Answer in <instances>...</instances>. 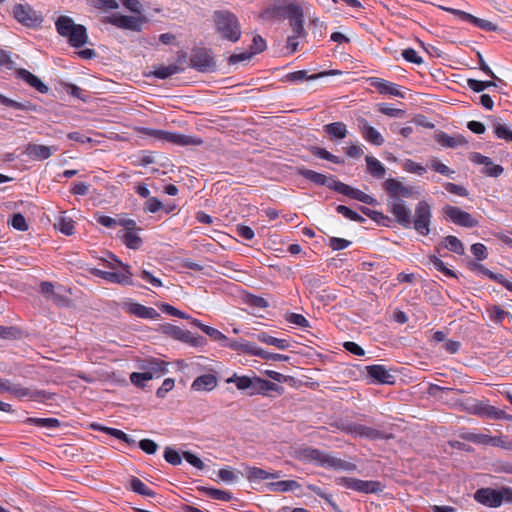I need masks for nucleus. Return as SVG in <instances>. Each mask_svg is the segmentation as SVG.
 <instances>
[{"mask_svg":"<svg viewBox=\"0 0 512 512\" xmlns=\"http://www.w3.org/2000/svg\"><path fill=\"white\" fill-rule=\"evenodd\" d=\"M429 260L433 264L435 269H437L438 271L442 272L445 276L456 277L455 272L453 270L447 268L445 266V263L440 258H438L437 256L431 255V256H429Z\"/></svg>","mask_w":512,"mask_h":512,"instance_id":"obj_51","label":"nucleus"},{"mask_svg":"<svg viewBox=\"0 0 512 512\" xmlns=\"http://www.w3.org/2000/svg\"><path fill=\"white\" fill-rule=\"evenodd\" d=\"M258 357L264 359V360H272V361H288L289 357L286 355L278 354V353H271L268 351L263 350L259 347L257 355Z\"/></svg>","mask_w":512,"mask_h":512,"instance_id":"obj_56","label":"nucleus"},{"mask_svg":"<svg viewBox=\"0 0 512 512\" xmlns=\"http://www.w3.org/2000/svg\"><path fill=\"white\" fill-rule=\"evenodd\" d=\"M366 165L368 172L377 179H382L385 176V166L375 157L366 156Z\"/></svg>","mask_w":512,"mask_h":512,"instance_id":"obj_29","label":"nucleus"},{"mask_svg":"<svg viewBox=\"0 0 512 512\" xmlns=\"http://www.w3.org/2000/svg\"><path fill=\"white\" fill-rule=\"evenodd\" d=\"M323 129L331 140L344 139L348 134L346 124L343 122H333L326 124L324 125Z\"/></svg>","mask_w":512,"mask_h":512,"instance_id":"obj_27","label":"nucleus"},{"mask_svg":"<svg viewBox=\"0 0 512 512\" xmlns=\"http://www.w3.org/2000/svg\"><path fill=\"white\" fill-rule=\"evenodd\" d=\"M119 236L129 249L137 250L142 245V239L137 231H119Z\"/></svg>","mask_w":512,"mask_h":512,"instance_id":"obj_33","label":"nucleus"},{"mask_svg":"<svg viewBox=\"0 0 512 512\" xmlns=\"http://www.w3.org/2000/svg\"><path fill=\"white\" fill-rule=\"evenodd\" d=\"M336 484L358 492L359 479L352 477H339Z\"/></svg>","mask_w":512,"mask_h":512,"instance_id":"obj_58","label":"nucleus"},{"mask_svg":"<svg viewBox=\"0 0 512 512\" xmlns=\"http://www.w3.org/2000/svg\"><path fill=\"white\" fill-rule=\"evenodd\" d=\"M289 323L300 326L310 327L309 321L301 314L289 313L285 318Z\"/></svg>","mask_w":512,"mask_h":512,"instance_id":"obj_60","label":"nucleus"},{"mask_svg":"<svg viewBox=\"0 0 512 512\" xmlns=\"http://www.w3.org/2000/svg\"><path fill=\"white\" fill-rule=\"evenodd\" d=\"M496 473H505L512 475V461H497L493 464Z\"/></svg>","mask_w":512,"mask_h":512,"instance_id":"obj_64","label":"nucleus"},{"mask_svg":"<svg viewBox=\"0 0 512 512\" xmlns=\"http://www.w3.org/2000/svg\"><path fill=\"white\" fill-rule=\"evenodd\" d=\"M403 58L411 63L420 65L423 63V59L418 56L417 52L413 48H407L402 51Z\"/></svg>","mask_w":512,"mask_h":512,"instance_id":"obj_63","label":"nucleus"},{"mask_svg":"<svg viewBox=\"0 0 512 512\" xmlns=\"http://www.w3.org/2000/svg\"><path fill=\"white\" fill-rule=\"evenodd\" d=\"M0 391L9 392L17 398H33L34 392L29 388L22 387L19 384H12L8 380H3L0 378Z\"/></svg>","mask_w":512,"mask_h":512,"instance_id":"obj_21","label":"nucleus"},{"mask_svg":"<svg viewBox=\"0 0 512 512\" xmlns=\"http://www.w3.org/2000/svg\"><path fill=\"white\" fill-rule=\"evenodd\" d=\"M385 485L380 481L359 479L358 492L364 494H378L383 492Z\"/></svg>","mask_w":512,"mask_h":512,"instance_id":"obj_31","label":"nucleus"},{"mask_svg":"<svg viewBox=\"0 0 512 512\" xmlns=\"http://www.w3.org/2000/svg\"><path fill=\"white\" fill-rule=\"evenodd\" d=\"M340 73L341 72L339 70H329L326 72H320L317 74L308 75L307 71L299 70V71L288 73L286 75V79H287V81H290V82H297V81H303V80H315V79H318V78H321V77H324L327 75H338Z\"/></svg>","mask_w":512,"mask_h":512,"instance_id":"obj_23","label":"nucleus"},{"mask_svg":"<svg viewBox=\"0 0 512 512\" xmlns=\"http://www.w3.org/2000/svg\"><path fill=\"white\" fill-rule=\"evenodd\" d=\"M0 103L7 107L16 109V110L30 111V110L34 109V106L28 101L18 102V101L12 100L2 94H0Z\"/></svg>","mask_w":512,"mask_h":512,"instance_id":"obj_43","label":"nucleus"},{"mask_svg":"<svg viewBox=\"0 0 512 512\" xmlns=\"http://www.w3.org/2000/svg\"><path fill=\"white\" fill-rule=\"evenodd\" d=\"M25 423L30 425H36L42 428H55L60 427V421L56 418H36V417H29L25 420Z\"/></svg>","mask_w":512,"mask_h":512,"instance_id":"obj_42","label":"nucleus"},{"mask_svg":"<svg viewBox=\"0 0 512 512\" xmlns=\"http://www.w3.org/2000/svg\"><path fill=\"white\" fill-rule=\"evenodd\" d=\"M336 211L349 220L358 223H364L366 221L364 217H362L360 214H358L357 212L353 211L352 209L345 205H338L336 207Z\"/></svg>","mask_w":512,"mask_h":512,"instance_id":"obj_46","label":"nucleus"},{"mask_svg":"<svg viewBox=\"0 0 512 512\" xmlns=\"http://www.w3.org/2000/svg\"><path fill=\"white\" fill-rule=\"evenodd\" d=\"M383 188L388 197L389 212L393 214L397 223L409 229L413 227L420 235L427 236L430 233L432 218L431 206L426 201H419L415 207V217H411V210L406 206L402 198L413 195L414 188L405 186L394 178H388L383 183Z\"/></svg>","mask_w":512,"mask_h":512,"instance_id":"obj_1","label":"nucleus"},{"mask_svg":"<svg viewBox=\"0 0 512 512\" xmlns=\"http://www.w3.org/2000/svg\"><path fill=\"white\" fill-rule=\"evenodd\" d=\"M202 331L215 341H219V342H223V343H227V341H228V338L222 332H220L219 330H217L213 327L206 325L202 328Z\"/></svg>","mask_w":512,"mask_h":512,"instance_id":"obj_57","label":"nucleus"},{"mask_svg":"<svg viewBox=\"0 0 512 512\" xmlns=\"http://www.w3.org/2000/svg\"><path fill=\"white\" fill-rule=\"evenodd\" d=\"M309 151L311 152V154L313 156L318 157L320 159H324V160L330 161L335 164H343L344 163L343 159L331 154L329 151H327L324 148L317 147V146H311L309 148Z\"/></svg>","mask_w":512,"mask_h":512,"instance_id":"obj_41","label":"nucleus"},{"mask_svg":"<svg viewBox=\"0 0 512 512\" xmlns=\"http://www.w3.org/2000/svg\"><path fill=\"white\" fill-rule=\"evenodd\" d=\"M369 82L380 94L404 98V94L399 89V86L392 82L378 77L369 78Z\"/></svg>","mask_w":512,"mask_h":512,"instance_id":"obj_15","label":"nucleus"},{"mask_svg":"<svg viewBox=\"0 0 512 512\" xmlns=\"http://www.w3.org/2000/svg\"><path fill=\"white\" fill-rule=\"evenodd\" d=\"M483 417H487L489 419H512V417L507 416L503 410L497 409L489 404H487L486 409L483 412Z\"/></svg>","mask_w":512,"mask_h":512,"instance_id":"obj_52","label":"nucleus"},{"mask_svg":"<svg viewBox=\"0 0 512 512\" xmlns=\"http://www.w3.org/2000/svg\"><path fill=\"white\" fill-rule=\"evenodd\" d=\"M143 372H133L130 375V381L137 387H144V382L160 377L167 372V363L163 360L152 358L144 362L141 367Z\"/></svg>","mask_w":512,"mask_h":512,"instance_id":"obj_7","label":"nucleus"},{"mask_svg":"<svg viewBox=\"0 0 512 512\" xmlns=\"http://www.w3.org/2000/svg\"><path fill=\"white\" fill-rule=\"evenodd\" d=\"M343 431L354 434L363 438L372 440L382 439L383 433L377 429L362 425V424H347L343 426Z\"/></svg>","mask_w":512,"mask_h":512,"instance_id":"obj_16","label":"nucleus"},{"mask_svg":"<svg viewBox=\"0 0 512 512\" xmlns=\"http://www.w3.org/2000/svg\"><path fill=\"white\" fill-rule=\"evenodd\" d=\"M442 213L449 221L462 227L473 228L479 225V222L470 213L456 206L445 205L442 208Z\"/></svg>","mask_w":512,"mask_h":512,"instance_id":"obj_9","label":"nucleus"},{"mask_svg":"<svg viewBox=\"0 0 512 512\" xmlns=\"http://www.w3.org/2000/svg\"><path fill=\"white\" fill-rule=\"evenodd\" d=\"M178 341L189 344L193 347H201L206 344V338L201 335H194L188 330H183Z\"/></svg>","mask_w":512,"mask_h":512,"instance_id":"obj_39","label":"nucleus"},{"mask_svg":"<svg viewBox=\"0 0 512 512\" xmlns=\"http://www.w3.org/2000/svg\"><path fill=\"white\" fill-rule=\"evenodd\" d=\"M91 185L83 181H74L70 184L69 192L73 195H86Z\"/></svg>","mask_w":512,"mask_h":512,"instance_id":"obj_53","label":"nucleus"},{"mask_svg":"<svg viewBox=\"0 0 512 512\" xmlns=\"http://www.w3.org/2000/svg\"><path fill=\"white\" fill-rule=\"evenodd\" d=\"M66 40L70 46L78 49L74 56L83 60H91L97 57V52L93 48H83L85 45H93L87 33V29L82 24H76L72 18L66 16Z\"/></svg>","mask_w":512,"mask_h":512,"instance_id":"obj_2","label":"nucleus"},{"mask_svg":"<svg viewBox=\"0 0 512 512\" xmlns=\"http://www.w3.org/2000/svg\"><path fill=\"white\" fill-rule=\"evenodd\" d=\"M10 224L18 231H26L28 229L27 222L24 216L20 213H16L12 216Z\"/></svg>","mask_w":512,"mask_h":512,"instance_id":"obj_61","label":"nucleus"},{"mask_svg":"<svg viewBox=\"0 0 512 512\" xmlns=\"http://www.w3.org/2000/svg\"><path fill=\"white\" fill-rule=\"evenodd\" d=\"M183 458L189 464H191L192 466H194L197 469L202 470L205 467V464L203 463V461L198 456H196L195 454H193L190 451H184L183 452Z\"/></svg>","mask_w":512,"mask_h":512,"instance_id":"obj_62","label":"nucleus"},{"mask_svg":"<svg viewBox=\"0 0 512 512\" xmlns=\"http://www.w3.org/2000/svg\"><path fill=\"white\" fill-rule=\"evenodd\" d=\"M445 190L451 194L467 197L469 195L468 190L461 185H457L455 183L446 182L443 184Z\"/></svg>","mask_w":512,"mask_h":512,"instance_id":"obj_55","label":"nucleus"},{"mask_svg":"<svg viewBox=\"0 0 512 512\" xmlns=\"http://www.w3.org/2000/svg\"><path fill=\"white\" fill-rule=\"evenodd\" d=\"M246 477L250 482L265 480L268 479V472L258 467H246Z\"/></svg>","mask_w":512,"mask_h":512,"instance_id":"obj_49","label":"nucleus"},{"mask_svg":"<svg viewBox=\"0 0 512 512\" xmlns=\"http://www.w3.org/2000/svg\"><path fill=\"white\" fill-rule=\"evenodd\" d=\"M164 458L169 464L174 466L180 465L182 463V456L179 454L178 451L170 447L165 448Z\"/></svg>","mask_w":512,"mask_h":512,"instance_id":"obj_54","label":"nucleus"},{"mask_svg":"<svg viewBox=\"0 0 512 512\" xmlns=\"http://www.w3.org/2000/svg\"><path fill=\"white\" fill-rule=\"evenodd\" d=\"M183 71V68L176 64H170L168 66H159L156 67L152 72V75L159 79H166L174 74L180 73Z\"/></svg>","mask_w":512,"mask_h":512,"instance_id":"obj_40","label":"nucleus"},{"mask_svg":"<svg viewBox=\"0 0 512 512\" xmlns=\"http://www.w3.org/2000/svg\"><path fill=\"white\" fill-rule=\"evenodd\" d=\"M115 261L118 263V265L123 267V272H108L99 269H94L93 274L112 283H118L122 285H133V274L130 271V267L128 265L123 264L121 261L117 259H115Z\"/></svg>","mask_w":512,"mask_h":512,"instance_id":"obj_11","label":"nucleus"},{"mask_svg":"<svg viewBox=\"0 0 512 512\" xmlns=\"http://www.w3.org/2000/svg\"><path fill=\"white\" fill-rule=\"evenodd\" d=\"M13 14L20 23L28 27H35L42 22V18L29 5H15Z\"/></svg>","mask_w":512,"mask_h":512,"instance_id":"obj_12","label":"nucleus"},{"mask_svg":"<svg viewBox=\"0 0 512 512\" xmlns=\"http://www.w3.org/2000/svg\"><path fill=\"white\" fill-rule=\"evenodd\" d=\"M300 456L303 460L314 462L318 466L324 468L343 471H354L357 468L354 463L342 460L313 447H306L301 449Z\"/></svg>","mask_w":512,"mask_h":512,"instance_id":"obj_4","label":"nucleus"},{"mask_svg":"<svg viewBox=\"0 0 512 512\" xmlns=\"http://www.w3.org/2000/svg\"><path fill=\"white\" fill-rule=\"evenodd\" d=\"M198 490L215 500L229 502L233 499V495L229 491L204 486L198 487Z\"/></svg>","mask_w":512,"mask_h":512,"instance_id":"obj_35","label":"nucleus"},{"mask_svg":"<svg viewBox=\"0 0 512 512\" xmlns=\"http://www.w3.org/2000/svg\"><path fill=\"white\" fill-rule=\"evenodd\" d=\"M217 377L213 374L198 376L192 383L191 388L195 391H211L217 386Z\"/></svg>","mask_w":512,"mask_h":512,"instance_id":"obj_24","label":"nucleus"},{"mask_svg":"<svg viewBox=\"0 0 512 512\" xmlns=\"http://www.w3.org/2000/svg\"><path fill=\"white\" fill-rule=\"evenodd\" d=\"M440 246L459 255H462L464 253V246L456 236H446L445 238H443Z\"/></svg>","mask_w":512,"mask_h":512,"instance_id":"obj_36","label":"nucleus"},{"mask_svg":"<svg viewBox=\"0 0 512 512\" xmlns=\"http://www.w3.org/2000/svg\"><path fill=\"white\" fill-rule=\"evenodd\" d=\"M66 93H69L72 97L77 98L83 102H87L90 98V95L87 91L70 83H66Z\"/></svg>","mask_w":512,"mask_h":512,"instance_id":"obj_48","label":"nucleus"},{"mask_svg":"<svg viewBox=\"0 0 512 512\" xmlns=\"http://www.w3.org/2000/svg\"><path fill=\"white\" fill-rule=\"evenodd\" d=\"M434 171L452 178V175L455 173L454 170L450 169L448 166L439 161L436 157H433L428 164Z\"/></svg>","mask_w":512,"mask_h":512,"instance_id":"obj_47","label":"nucleus"},{"mask_svg":"<svg viewBox=\"0 0 512 512\" xmlns=\"http://www.w3.org/2000/svg\"><path fill=\"white\" fill-rule=\"evenodd\" d=\"M257 340L261 343L272 345L278 349L285 350L290 347V342L287 339H279L269 335L266 332H260L257 334Z\"/></svg>","mask_w":512,"mask_h":512,"instance_id":"obj_28","label":"nucleus"},{"mask_svg":"<svg viewBox=\"0 0 512 512\" xmlns=\"http://www.w3.org/2000/svg\"><path fill=\"white\" fill-rule=\"evenodd\" d=\"M283 388L274 382L257 377L256 379V394H266L268 391H280Z\"/></svg>","mask_w":512,"mask_h":512,"instance_id":"obj_44","label":"nucleus"},{"mask_svg":"<svg viewBox=\"0 0 512 512\" xmlns=\"http://www.w3.org/2000/svg\"><path fill=\"white\" fill-rule=\"evenodd\" d=\"M358 127L362 137L367 142L376 146H381L384 143L382 135L365 118L358 119Z\"/></svg>","mask_w":512,"mask_h":512,"instance_id":"obj_17","label":"nucleus"},{"mask_svg":"<svg viewBox=\"0 0 512 512\" xmlns=\"http://www.w3.org/2000/svg\"><path fill=\"white\" fill-rule=\"evenodd\" d=\"M334 191L343 194L351 199L360 201L367 205H375L377 203L376 199L372 196L364 193L363 191L353 188L343 182L334 183L333 185Z\"/></svg>","mask_w":512,"mask_h":512,"instance_id":"obj_13","label":"nucleus"},{"mask_svg":"<svg viewBox=\"0 0 512 512\" xmlns=\"http://www.w3.org/2000/svg\"><path fill=\"white\" fill-rule=\"evenodd\" d=\"M213 21L222 39L233 43L240 39L241 25L234 13L229 10H216L213 12Z\"/></svg>","mask_w":512,"mask_h":512,"instance_id":"obj_5","label":"nucleus"},{"mask_svg":"<svg viewBox=\"0 0 512 512\" xmlns=\"http://www.w3.org/2000/svg\"><path fill=\"white\" fill-rule=\"evenodd\" d=\"M437 142L439 144H441L442 146L449 147V148H455V147L467 144V141L463 136L458 135V136L452 137L445 133H442L441 135H439V137L437 138Z\"/></svg>","mask_w":512,"mask_h":512,"instance_id":"obj_38","label":"nucleus"},{"mask_svg":"<svg viewBox=\"0 0 512 512\" xmlns=\"http://www.w3.org/2000/svg\"><path fill=\"white\" fill-rule=\"evenodd\" d=\"M267 488L274 492H287L300 488V484L295 480H282L268 483Z\"/></svg>","mask_w":512,"mask_h":512,"instance_id":"obj_34","label":"nucleus"},{"mask_svg":"<svg viewBox=\"0 0 512 512\" xmlns=\"http://www.w3.org/2000/svg\"><path fill=\"white\" fill-rule=\"evenodd\" d=\"M130 489L133 492L145 497H156V492L148 488L147 485L137 477H132L130 480Z\"/></svg>","mask_w":512,"mask_h":512,"instance_id":"obj_37","label":"nucleus"},{"mask_svg":"<svg viewBox=\"0 0 512 512\" xmlns=\"http://www.w3.org/2000/svg\"><path fill=\"white\" fill-rule=\"evenodd\" d=\"M494 134L497 138L512 142V129L507 124L501 122L500 118H493Z\"/></svg>","mask_w":512,"mask_h":512,"instance_id":"obj_32","label":"nucleus"},{"mask_svg":"<svg viewBox=\"0 0 512 512\" xmlns=\"http://www.w3.org/2000/svg\"><path fill=\"white\" fill-rule=\"evenodd\" d=\"M109 22L118 28L132 31H139L141 28L139 19L134 16L114 15L109 18Z\"/></svg>","mask_w":512,"mask_h":512,"instance_id":"obj_22","label":"nucleus"},{"mask_svg":"<svg viewBox=\"0 0 512 512\" xmlns=\"http://www.w3.org/2000/svg\"><path fill=\"white\" fill-rule=\"evenodd\" d=\"M126 311L143 319H158L160 314L152 307H146L140 303L131 302L126 305Z\"/></svg>","mask_w":512,"mask_h":512,"instance_id":"obj_20","label":"nucleus"},{"mask_svg":"<svg viewBox=\"0 0 512 512\" xmlns=\"http://www.w3.org/2000/svg\"><path fill=\"white\" fill-rule=\"evenodd\" d=\"M371 379L380 384H394L395 377L383 365H370L366 367Z\"/></svg>","mask_w":512,"mask_h":512,"instance_id":"obj_19","label":"nucleus"},{"mask_svg":"<svg viewBox=\"0 0 512 512\" xmlns=\"http://www.w3.org/2000/svg\"><path fill=\"white\" fill-rule=\"evenodd\" d=\"M468 268L471 271H478V272L482 273L483 275L487 276L489 279H491L493 281L500 280L501 274L492 272L491 270L487 269L485 266H483L482 264H480L478 262L469 261Z\"/></svg>","mask_w":512,"mask_h":512,"instance_id":"obj_45","label":"nucleus"},{"mask_svg":"<svg viewBox=\"0 0 512 512\" xmlns=\"http://www.w3.org/2000/svg\"><path fill=\"white\" fill-rule=\"evenodd\" d=\"M256 379L257 376H238L234 373L231 377L226 379L227 383H234L238 390L246 391L250 396L256 394Z\"/></svg>","mask_w":512,"mask_h":512,"instance_id":"obj_18","label":"nucleus"},{"mask_svg":"<svg viewBox=\"0 0 512 512\" xmlns=\"http://www.w3.org/2000/svg\"><path fill=\"white\" fill-rule=\"evenodd\" d=\"M487 403L479 400H473L471 403H468L466 406V410L469 413L483 416V412L486 409Z\"/></svg>","mask_w":512,"mask_h":512,"instance_id":"obj_59","label":"nucleus"},{"mask_svg":"<svg viewBox=\"0 0 512 512\" xmlns=\"http://www.w3.org/2000/svg\"><path fill=\"white\" fill-rule=\"evenodd\" d=\"M474 499L488 507H499L503 503H512V488L503 486L500 489H493L490 487L480 488L474 494Z\"/></svg>","mask_w":512,"mask_h":512,"instance_id":"obj_6","label":"nucleus"},{"mask_svg":"<svg viewBox=\"0 0 512 512\" xmlns=\"http://www.w3.org/2000/svg\"><path fill=\"white\" fill-rule=\"evenodd\" d=\"M268 14L287 18L289 20L292 33H295L296 35H307L303 26V9L297 2L293 1L288 3L287 0H277L271 8L266 9L264 12V15Z\"/></svg>","mask_w":512,"mask_h":512,"instance_id":"obj_3","label":"nucleus"},{"mask_svg":"<svg viewBox=\"0 0 512 512\" xmlns=\"http://www.w3.org/2000/svg\"><path fill=\"white\" fill-rule=\"evenodd\" d=\"M223 346H228L233 350L245 352L251 355H257L259 347H257L254 343L248 341H227V343H223Z\"/></svg>","mask_w":512,"mask_h":512,"instance_id":"obj_30","label":"nucleus"},{"mask_svg":"<svg viewBox=\"0 0 512 512\" xmlns=\"http://www.w3.org/2000/svg\"><path fill=\"white\" fill-rule=\"evenodd\" d=\"M297 174L304 177L305 179L311 181L312 183L319 186H327L329 189L334 190V183H341V181L336 180L333 176H326L324 174L318 173L314 170H310L304 167H300L297 169Z\"/></svg>","mask_w":512,"mask_h":512,"instance_id":"obj_14","label":"nucleus"},{"mask_svg":"<svg viewBox=\"0 0 512 512\" xmlns=\"http://www.w3.org/2000/svg\"><path fill=\"white\" fill-rule=\"evenodd\" d=\"M190 66L199 72H212L216 69V62L210 50L199 48L193 50L190 56Z\"/></svg>","mask_w":512,"mask_h":512,"instance_id":"obj_10","label":"nucleus"},{"mask_svg":"<svg viewBox=\"0 0 512 512\" xmlns=\"http://www.w3.org/2000/svg\"><path fill=\"white\" fill-rule=\"evenodd\" d=\"M402 166L406 172L414 173L419 176L423 175L426 172V167L422 166L421 164H419L411 159H406L403 162Z\"/></svg>","mask_w":512,"mask_h":512,"instance_id":"obj_50","label":"nucleus"},{"mask_svg":"<svg viewBox=\"0 0 512 512\" xmlns=\"http://www.w3.org/2000/svg\"><path fill=\"white\" fill-rule=\"evenodd\" d=\"M143 132L151 137L167 141L179 146H199L203 143V140L200 138L175 132H167L151 128H144Z\"/></svg>","mask_w":512,"mask_h":512,"instance_id":"obj_8","label":"nucleus"},{"mask_svg":"<svg viewBox=\"0 0 512 512\" xmlns=\"http://www.w3.org/2000/svg\"><path fill=\"white\" fill-rule=\"evenodd\" d=\"M18 78L27 82L31 87L35 88L37 91L41 93H46L48 91V87L34 74L29 72L26 69H18L17 70Z\"/></svg>","mask_w":512,"mask_h":512,"instance_id":"obj_25","label":"nucleus"},{"mask_svg":"<svg viewBox=\"0 0 512 512\" xmlns=\"http://www.w3.org/2000/svg\"><path fill=\"white\" fill-rule=\"evenodd\" d=\"M26 154L33 160H45L51 156V149L45 145L28 144L26 147Z\"/></svg>","mask_w":512,"mask_h":512,"instance_id":"obj_26","label":"nucleus"}]
</instances>
